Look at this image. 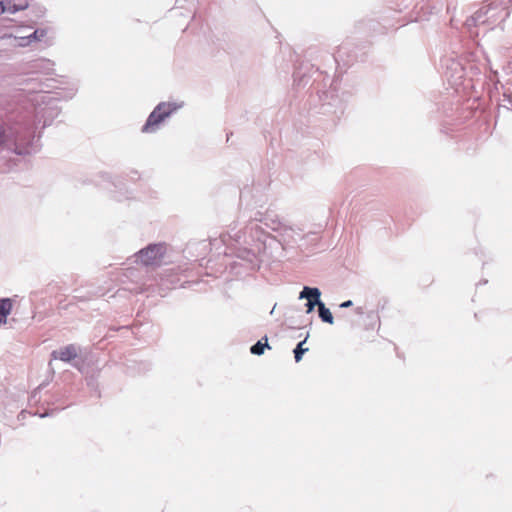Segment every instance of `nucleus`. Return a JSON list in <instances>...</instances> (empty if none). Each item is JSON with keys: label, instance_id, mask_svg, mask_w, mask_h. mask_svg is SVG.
Here are the masks:
<instances>
[{"label": "nucleus", "instance_id": "obj_1", "mask_svg": "<svg viewBox=\"0 0 512 512\" xmlns=\"http://www.w3.org/2000/svg\"><path fill=\"white\" fill-rule=\"evenodd\" d=\"M258 223H263L267 228L273 231H279L281 241L284 244L295 243L302 238L303 230L298 226H289L282 224L273 215L257 212L254 219L244 228V230L230 232L222 236V241L226 245L235 246L238 250L239 258L253 262L265 250V241L267 233Z\"/></svg>", "mask_w": 512, "mask_h": 512}, {"label": "nucleus", "instance_id": "obj_2", "mask_svg": "<svg viewBox=\"0 0 512 512\" xmlns=\"http://www.w3.org/2000/svg\"><path fill=\"white\" fill-rule=\"evenodd\" d=\"M512 18V6L506 7L500 4H490L481 7L469 19L465 25L471 37H477L480 33H486L494 26Z\"/></svg>", "mask_w": 512, "mask_h": 512}, {"label": "nucleus", "instance_id": "obj_3", "mask_svg": "<svg viewBox=\"0 0 512 512\" xmlns=\"http://www.w3.org/2000/svg\"><path fill=\"white\" fill-rule=\"evenodd\" d=\"M181 105L174 102H161L154 110L150 113L146 123L142 127L144 133H155L157 132L174 112H176Z\"/></svg>", "mask_w": 512, "mask_h": 512}, {"label": "nucleus", "instance_id": "obj_4", "mask_svg": "<svg viewBox=\"0 0 512 512\" xmlns=\"http://www.w3.org/2000/svg\"><path fill=\"white\" fill-rule=\"evenodd\" d=\"M166 246L164 244H151L140 250L136 255V262H140L146 266L159 265L162 262Z\"/></svg>", "mask_w": 512, "mask_h": 512}, {"label": "nucleus", "instance_id": "obj_5", "mask_svg": "<svg viewBox=\"0 0 512 512\" xmlns=\"http://www.w3.org/2000/svg\"><path fill=\"white\" fill-rule=\"evenodd\" d=\"M321 292L316 287H308L305 286L299 294V299H307L306 307L307 313H311L314 308L317 306L318 308L322 304L320 299Z\"/></svg>", "mask_w": 512, "mask_h": 512}, {"label": "nucleus", "instance_id": "obj_6", "mask_svg": "<svg viewBox=\"0 0 512 512\" xmlns=\"http://www.w3.org/2000/svg\"><path fill=\"white\" fill-rule=\"evenodd\" d=\"M52 355L55 359L68 362L76 358L77 348L74 345H68L59 349L58 351H54Z\"/></svg>", "mask_w": 512, "mask_h": 512}, {"label": "nucleus", "instance_id": "obj_7", "mask_svg": "<svg viewBox=\"0 0 512 512\" xmlns=\"http://www.w3.org/2000/svg\"><path fill=\"white\" fill-rule=\"evenodd\" d=\"M13 303L10 298L0 299V325L6 324L7 316L11 313Z\"/></svg>", "mask_w": 512, "mask_h": 512}, {"label": "nucleus", "instance_id": "obj_8", "mask_svg": "<svg viewBox=\"0 0 512 512\" xmlns=\"http://www.w3.org/2000/svg\"><path fill=\"white\" fill-rule=\"evenodd\" d=\"M318 313H319V317L320 319L325 322V323H328V324H333L334 322V318L332 316V313L330 312V310L325 306V304L322 302V304L320 305V307L318 308Z\"/></svg>", "mask_w": 512, "mask_h": 512}, {"label": "nucleus", "instance_id": "obj_9", "mask_svg": "<svg viewBox=\"0 0 512 512\" xmlns=\"http://www.w3.org/2000/svg\"><path fill=\"white\" fill-rule=\"evenodd\" d=\"M265 348L270 349V346L267 343V338H265V343H262V341L259 340L256 344H254L251 347L250 351H251L252 354L261 355V354L264 353V349Z\"/></svg>", "mask_w": 512, "mask_h": 512}, {"label": "nucleus", "instance_id": "obj_10", "mask_svg": "<svg viewBox=\"0 0 512 512\" xmlns=\"http://www.w3.org/2000/svg\"><path fill=\"white\" fill-rule=\"evenodd\" d=\"M306 340L307 337L303 341L298 343V345L294 349V357L296 362H299L302 359L303 354L308 350L307 348H303V345L306 342Z\"/></svg>", "mask_w": 512, "mask_h": 512}, {"label": "nucleus", "instance_id": "obj_11", "mask_svg": "<svg viewBox=\"0 0 512 512\" xmlns=\"http://www.w3.org/2000/svg\"><path fill=\"white\" fill-rule=\"evenodd\" d=\"M26 8V5L24 6H21V7H16L15 5L13 6H9L8 8L5 7L4 3L0 1V14H3L6 10L11 12V13H14L20 9H25Z\"/></svg>", "mask_w": 512, "mask_h": 512}, {"label": "nucleus", "instance_id": "obj_12", "mask_svg": "<svg viewBox=\"0 0 512 512\" xmlns=\"http://www.w3.org/2000/svg\"><path fill=\"white\" fill-rule=\"evenodd\" d=\"M500 107L512 111V97L504 95Z\"/></svg>", "mask_w": 512, "mask_h": 512}, {"label": "nucleus", "instance_id": "obj_13", "mask_svg": "<svg viewBox=\"0 0 512 512\" xmlns=\"http://www.w3.org/2000/svg\"><path fill=\"white\" fill-rule=\"evenodd\" d=\"M5 141V129L0 126V145Z\"/></svg>", "mask_w": 512, "mask_h": 512}, {"label": "nucleus", "instance_id": "obj_14", "mask_svg": "<svg viewBox=\"0 0 512 512\" xmlns=\"http://www.w3.org/2000/svg\"><path fill=\"white\" fill-rule=\"evenodd\" d=\"M353 305L352 301L351 300H347L345 302H343L340 307L341 308H348V307H351Z\"/></svg>", "mask_w": 512, "mask_h": 512}, {"label": "nucleus", "instance_id": "obj_15", "mask_svg": "<svg viewBox=\"0 0 512 512\" xmlns=\"http://www.w3.org/2000/svg\"><path fill=\"white\" fill-rule=\"evenodd\" d=\"M37 31L33 32V34L30 37L36 38Z\"/></svg>", "mask_w": 512, "mask_h": 512}, {"label": "nucleus", "instance_id": "obj_16", "mask_svg": "<svg viewBox=\"0 0 512 512\" xmlns=\"http://www.w3.org/2000/svg\"><path fill=\"white\" fill-rule=\"evenodd\" d=\"M453 65H455V69H457L458 67H460L459 63H453Z\"/></svg>", "mask_w": 512, "mask_h": 512}]
</instances>
